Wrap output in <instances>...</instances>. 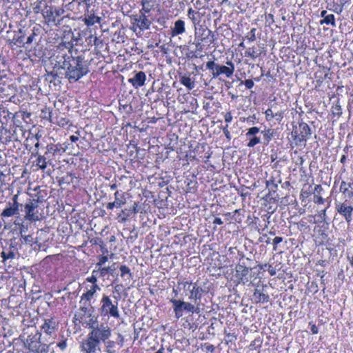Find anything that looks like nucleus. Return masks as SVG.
Here are the masks:
<instances>
[{
	"label": "nucleus",
	"instance_id": "58",
	"mask_svg": "<svg viewBox=\"0 0 353 353\" xmlns=\"http://www.w3.org/2000/svg\"><path fill=\"white\" fill-rule=\"evenodd\" d=\"M35 33L32 32L27 38L25 39V45L26 44H31L34 39Z\"/></svg>",
	"mask_w": 353,
	"mask_h": 353
},
{
	"label": "nucleus",
	"instance_id": "7",
	"mask_svg": "<svg viewBox=\"0 0 353 353\" xmlns=\"http://www.w3.org/2000/svg\"><path fill=\"white\" fill-rule=\"evenodd\" d=\"M63 77L65 78V74L60 60L56 61L53 70L45 74V80L53 83L54 86L60 85Z\"/></svg>",
	"mask_w": 353,
	"mask_h": 353
},
{
	"label": "nucleus",
	"instance_id": "19",
	"mask_svg": "<svg viewBox=\"0 0 353 353\" xmlns=\"http://www.w3.org/2000/svg\"><path fill=\"white\" fill-rule=\"evenodd\" d=\"M145 80L146 75L145 72L139 71L135 72L134 77L128 79V82L130 83L134 88H138L145 85Z\"/></svg>",
	"mask_w": 353,
	"mask_h": 353
},
{
	"label": "nucleus",
	"instance_id": "40",
	"mask_svg": "<svg viewBox=\"0 0 353 353\" xmlns=\"http://www.w3.org/2000/svg\"><path fill=\"white\" fill-rule=\"evenodd\" d=\"M121 276L125 277V275H128V279L130 281L132 279V275L130 268L125 265H122L120 267Z\"/></svg>",
	"mask_w": 353,
	"mask_h": 353
},
{
	"label": "nucleus",
	"instance_id": "25",
	"mask_svg": "<svg viewBox=\"0 0 353 353\" xmlns=\"http://www.w3.org/2000/svg\"><path fill=\"white\" fill-rule=\"evenodd\" d=\"M299 128H300V134L299 137V141H306V140L311 135V128L310 126L305 122L299 123Z\"/></svg>",
	"mask_w": 353,
	"mask_h": 353
},
{
	"label": "nucleus",
	"instance_id": "14",
	"mask_svg": "<svg viewBox=\"0 0 353 353\" xmlns=\"http://www.w3.org/2000/svg\"><path fill=\"white\" fill-rule=\"evenodd\" d=\"M252 268H248L245 261L239 263L235 268L236 275L239 279V283L245 284L249 281V273L252 270Z\"/></svg>",
	"mask_w": 353,
	"mask_h": 353
},
{
	"label": "nucleus",
	"instance_id": "59",
	"mask_svg": "<svg viewBox=\"0 0 353 353\" xmlns=\"http://www.w3.org/2000/svg\"><path fill=\"white\" fill-rule=\"evenodd\" d=\"M318 216L320 218L321 221H325L326 219V208L321 210Z\"/></svg>",
	"mask_w": 353,
	"mask_h": 353
},
{
	"label": "nucleus",
	"instance_id": "17",
	"mask_svg": "<svg viewBox=\"0 0 353 353\" xmlns=\"http://www.w3.org/2000/svg\"><path fill=\"white\" fill-rule=\"evenodd\" d=\"M339 191L345 199H351L353 197V178H347L346 181H342Z\"/></svg>",
	"mask_w": 353,
	"mask_h": 353
},
{
	"label": "nucleus",
	"instance_id": "36",
	"mask_svg": "<svg viewBox=\"0 0 353 353\" xmlns=\"http://www.w3.org/2000/svg\"><path fill=\"white\" fill-rule=\"evenodd\" d=\"M54 323H53L52 320L46 321L42 326V328L48 335H51L52 330L54 329Z\"/></svg>",
	"mask_w": 353,
	"mask_h": 353
},
{
	"label": "nucleus",
	"instance_id": "26",
	"mask_svg": "<svg viewBox=\"0 0 353 353\" xmlns=\"http://www.w3.org/2000/svg\"><path fill=\"white\" fill-rule=\"evenodd\" d=\"M185 32V22L181 19H178L174 22V27L171 30L172 37L182 34Z\"/></svg>",
	"mask_w": 353,
	"mask_h": 353
},
{
	"label": "nucleus",
	"instance_id": "61",
	"mask_svg": "<svg viewBox=\"0 0 353 353\" xmlns=\"http://www.w3.org/2000/svg\"><path fill=\"white\" fill-rule=\"evenodd\" d=\"M228 125L227 124L223 128V134H225V137L228 139V140H230L231 139V135H230V133L228 129Z\"/></svg>",
	"mask_w": 353,
	"mask_h": 353
},
{
	"label": "nucleus",
	"instance_id": "18",
	"mask_svg": "<svg viewBox=\"0 0 353 353\" xmlns=\"http://www.w3.org/2000/svg\"><path fill=\"white\" fill-rule=\"evenodd\" d=\"M26 31L19 29L18 32H14L12 39L8 40L10 45H14L18 48L25 47Z\"/></svg>",
	"mask_w": 353,
	"mask_h": 353
},
{
	"label": "nucleus",
	"instance_id": "10",
	"mask_svg": "<svg viewBox=\"0 0 353 353\" xmlns=\"http://www.w3.org/2000/svg\"><path fill=\"white\" fill-rule=\"evenodd\" d=\"M41 336V333L28 336L26 344L31 352L41 353L46 351L47 346L40 341Z\"/></svg>",
	"mask_w": 353,
	"mask_h": 353
},
{
	"label": "nucleus",
	"instance_id": "62",
	"mask_svg": "<svg viewBox=\"0 0 353 353\" xmlns=\"http://www.w3.org/2000/svg\"><path fill=\"white\" fill-rule=\"evenodd\" d=\"M14 224L18 227L23 225V219L19 216H17L14 221Z\"/></svg>",
	"mask_w": 353,
	"mask_h": 353
},
{
	"label": "nucleus",
	"instance_id": "47",
	"mask_svg": "<svg viewBox=\"0 0 353 353\" xmlns=\"http://www.w3.org/2000/svg\"><path fill=\"white\" fill-rule=\"evenodd\" d=\"M273 135V132L272 130H268L267 132H265L263 134V138L265 140V144H268L270 141L272 139Z\"/></svg>",
	"mask_w": 353,
	"mask_h": 353
},
{
	"label": "nucleus",
	"instance_id": "27",
	"mask_svg": "<svg viewBox=\"0 0 353 353\" xmlns=\"http://www.w3.org/2000/svg\"><path fill=\"white\" fill-rule=\"evenodd\" d=\"M116 263H113L111 266L109 267H98L97 270H94V273L98 274L100 277L105 276L107 274H110L113 275L116 270Z\"/></svg>",
	"mask_w": 353,
	"mask_h": 353
},
{
	"label": "nucleus",
	"instance_id": "2",
	"mask_svg": "<svg viewBox=\"0 0 353 353\" xmlns=\"http://www.w3.org/2000/svg\"><path fill=\"white\" fill-rule=\"evenodd\" d=\"M226 65H221L214 61H210L206 63V68L211 70L212 77L214 79L221 74H224L226 77L230 78L234 72V64L231 61H228Z\"/></svg>",
	"mask_w": 353,
	"mask_h": 353
},
{
	"label": "nucleus",
	"instance_id": "56",
	"mask_svg": "<svg viewBox=\"0 0 353 353\" xmlns=\"http://www.w3.org/2000/svg\"><path fill=\"white\" fill-rule=\"evenodd\" d=\"M107 256H101L99 258V262L96 264L97 267H101L103 264H104L108 261Z\"/></svg>",
	"mask_w": 353,
	"mask_h": 353
},
{
	"label": "nucleus",
	"instance_id": "24",
	"mask_svg": "<svg viewBox=\"0 0 353 353\" xmlns=\"http://www.w3.org/2000/svg\"><path fill=\"white\" fill-rule=\"evenodd\" d=\"M32 156L37 157L36 159V165L39 167V169L44 170L48 164L52 165V163L44 156V154H39V151L32 152Z\"/></svg>",
	"mask_w": 353,
	"mask_h": 353
},
{
	"label": "nucleus",
	"instance_id": "37",
	"mask_svg": "<svg viewBox=\"0 0 353 353\" xmlns=\"http://www.w3.org/2000/svg\"><path fill=\"white\" fill-rule=\"evenodd\" d=\"M324 23L327 24V25L330 24L333 27H335L336 22H335V17H334V14H327V16H326L323 19L320 21V24L322 25Z\"/></svg>",
	"mask_w": 353,
	"mask_h": 353
},
{
	"label": "nucleus",
	"instance_id": "6",
	"mask_svg": "<svg viewBox=\"0 0 353 353\" xmlns=\"http://www.w3.org/2000/svg\"><path fill=\"white\" fill-rule=\"evenodd\" d=\"M88 325L91 331L90 332L97 339L101 341L105 342V340L108 339L112 334V330L110 327L104 323H88Z\"/></svg>",
	"mask_w": 353,
	"mask_h": 353
},
{
	"label": "nucleus",
	"instance_id": "15",
	"mask_svg": "<svg viewBox=\"0 0 353 353\" xmlns=\"http://www.w3.org/2000/svg\"><path fill=\"white\" fill-rule=\"evenodd\" d=\"M46 152L44 156L52 163V161L56 158L57 156L62 155L65 149L62 145L59 144L50 143L46 147Z\"/></svg>",
	"mask_w": 353,
	"mask_h": 353
},
{
	"label": "nucleus",
	"instance_id": "60",
	"mask_svg": "<svg viewBox=\"0 0 353 353\" xmlns=\"http://www.w3.org/2000/svg\"><path fill=\"white\" fill-rule=\"evenodd\" d=\"M132 213L137 214L139 212V203L134 202L132 208H130Z\"/></svg>",
	"mask_w": 353,
	"mask_h": 353
},
{
	"label": "nucleus",
	"instance_id": "45",
	"mask_svg": "<svg viewBox=\"0 0 353 353\" xmlns=\"http://www.w3.org/2000/svg\"><path fill=\"white\" fill-rule=\"evenodd\" d=\"M259 143H260V138H259L256 136H253V137L250 139V141L247 144V146L250 147V148H252Z\"/></svg>",
	"mask_w": 353,
	"mask_h": 353
},
{
	"label": "nucleus",
	"instance_id": "5",
	"mask_svg": "<svg viewBox=\"0 0 353 353\" xmlns=\"http://www.w3.org/2000/svg\"><path fill=\"white\" fill-rule=\"evenodd\" d=\"M101 307L100 308L101 314L103 316H111L115 319H120V314L118 308V302L113 303L111 299L103 294L101 300Z\"/></svg>",
	"mask_w": 353,
	"mask_h": 353
},
{
	"label": "nucleus",
	"instance_id": "4",
	"mask_svg": "<svg viewBox=\"0 0 353 353\" xmlns=\"http://www.w3.org/2000/svg\"><path fill=\"white\" fill-rule=\"evenodd\" d=\"M170 301L172 304L174 316L177 319L182 317L183 312L198 314L200 311L198 307H195L191 303L185 302L181 299H171Z\"/></svg>",
	"mask_w": 353,
	"mask_h": 353
},
{
	"label": "nucleus",
	"instance_id": "43",
	"mask_svg": "<svg viewBox=\"0 0 353 353\" xmlns=\"http://www.w3.org/2000/svg\"><path fill=\"white\" fill-rule=\"evenodd\" d=\"M41 4L42 2L41 1H37L32 4V10L34 13L43 12L44 11L42 10Z\"/></svg>",
	"mask_w": 353,
	"mask_h": 353
},
{
	"label": "nucleus",
	"instance_id": "34",
	"mask_svg": "<svg viewBox=\"0 0 353 353\" xmlns=\"http://www.w3.org/2000/svg\"><path fill=\"white\" fill-rule=\"evenodd\" d=\"M1 256L3 259L2 262L6 265V262L8 259H13L15 258V253L13 250H9L8 251H2Z\"/></svg>",
	"mask_w": 353,
	"mask_h": 353
},
{
	"label": "nucleus",
	"instance_id": "64",
	"mask_svg": "<svg viewBox=\"0 0 353 353\" xmlns=\"http://www.w3.org/2000/svg\"><path fill=\"white\" fill-rule=\"evenodd\" d=\"M268 271L271 276H274L276 274V269L272 265H268Z\"/></svg>",
	"mask_w": 353,
	"mask_h": 353
},
{
	"label": "nucleus",
	"instance_id": "39",
	"mask_svg": "<svg viewBox=\"0 0 353 353\" xmlns=\"http://www.w3.org/2000/svg\"><path fill=\"white\" fill-rule=\"evenodd\" d=\"M132 211L130 209H124L121 210V213L119 214L118 218L119 219V221L121 223H125L127 220V218L130 216L132 214Z\"/></svg>",
	"mask_w": 353,
	"mask_h": 353
},
{
	"label": "nucleus",
	"instance_id": "23",
	"mask_svg": "<svg viewBox=\"0 0 353 353\" xmlns=\"http://www.w3.org/2000/svg\"><path fill=\"white\" fill-rule=\"evenodd\" d=\"M252 300L255 303H266L270 301V296L268 294L264 293L263 290H261L258 288L254 290Z\"/></svg>",
	"mask_w": 353,
	"mask_h": 353
},
{
	"label": "nucleus",
	"instance_id": "44",
	"mask_svg": "<svg viewBox=\"0 0 353 353\" xmlns=\"http://www.w3.org/2000/svg\"><path fill=\"white\" fill-rule=\"evenodd\" d=\"M41 135H40L39 134H36L35 135H34L30 132H28V137H26V140L28 141H39V139L41 138Z\"/></svg>",
	"mask_w": 353,
	"mask_h": 353
},
{
	"label": "nucleus",
	"instance_id": "16",
	"mask_svg": "<svg viewBox=\"0 0 353 353\" xmlns=\"http://www.w3.org/2000/svg\"><path fill=\"white\" fill-rule=\"evenodd\" d=\"M337 212L345 217V219L349 223L352 219L353 205L347 203L345 199L343 203H339L336 207Z\"/></svg>",
	"mask_w": 353,
	"mask_h": 353
},
{
	"label": "nucleus",
	"instance_id": "38",
	"mask_svg": "<svg viewBox=\"0 0 353 353\" xmlns=\"http://www.w3.org/2000/svg\"><path fill=\"white\" fill-rule=\"evenodd\" d=\"M279 197L276 192H275V194H273L272 191L268 190V193L263 197V199L269 201L270 203H276L278 201Z\"/></svg>",
	"mask_w": 353,
	"mask_h": 353
},
{
	"label": "nucleus",
	"instance_id": "8",
	"mask_svg": "<svg viewBox=\"0 0 353 353\" xmlns=\"http://www.w3.org/2000/svg\"><path fill=\"white\" fill-rule=\"evenodd\" d=\"M65 10L63 8L55 7H46L42 14L47 21L54 26H60L63 18L60 17L63 14Z\"/></svg>",
	"mask_w": 353,
	"mask_h": 353
},
{
	"label": "nucleus",
	"instance_id": "46",
	"mask_svg": "<svg viewBox=\"0 0 353 353\" xmlns=\"http://www.w3.org/2000/svg\"><path fill=\"white\" fill-rule=\"evenodd\" d=\"M259 132V128L257 127H252L248 129V131L246 132L245 136L247 138H250L252 136H254Z\"/></svg>",
	"mask_w": 353,
	"mask_h": 353
},
{
	"label": "nucleus",
	"instance_id": "35",
	"mask_svg": "<svg viewBox=\"0 0 353 353\" xmlns=\"http://www.w3.org/2000/svg\"><path fill=\"white\" fill-rule=\"evenodd\" d=\"M141 4L142 6V8L139 10V12H142L143 14H148L150 13L152 6L150 3V0H141Z\"/></svg>",
	"mask_w": 353,
	"mask_h": 353
},
{
	"label": "nucleus",
	"instance_id": "12",
	"mask_svg": "<svg viewBox=\"0 0 353 353\" xmlns=\"http://www.w3.org/2000/svg\"><path fill=\"white\" fill-rule=\"evenodd\" d=\"M12 202L7 203L5 209L1 214L2 217H10L19 214V207H21L22 204L18 202V195H14L12 198Z\"/></svg>",
	"mask_w": 353,
	"mask_h": 353
},
{
	"label": "nucleus",
	"instance_id": "31",
	"mask_svg": "<svg viewBox=\"0 0 353 353\" xmlns=\"http://www.w3.org/2000/svg\"><path fill=\"white\" fill-rule=\"evenodd\" d=\"M83 306L81 307L79 310L80 312L75 314V316H78L81 319H83V316L88 315L89 317L92 316L93 312V307H90L88 308V305H86V302H83Z\"/></svg>",
	"mask_w": 353,
	"mask_h": 353
},
{
	"label": "nucleus",
	"instance_id": "9",
	"mask_svg": "<svg viewBox=\"0 0 353 353\" xmlns=\"http://www.w3.org/2000/svg\"><path fill=\"white\" fill-rule=\"evenodd\" d=\"M100 344L99 340L89 332L86 339L81 342V350L85 353H96L97 351H101Z\"/></svg>",
	"mask_w": 353,
	"mask_h": 353
},
{
	"label": "nucleus",
	"instance_id": "21",
	"mask_svg": "<svg viewBox=\"0 0 353 353\" xmlns=\"http://www.w3.org/2000/svg\"><path fill=\"white\" fill-rule=\"evenodd\" d=\"M82 21L88 27H90L95 23H100L101 17L95 15L94 10H90L88 11L87 14H85Z\"/></svg>",
	"mask_w": 353,
	"mask_h": 353
},
{
	"label": "nucleus",
	"instance_id": "51",
	"mask_svg": "<svg viewBox=\"0 0 353 353\" xmlns=\"http://www.w3.org/2000/svg\"><path fill=\"white\" fill-rule=\"evenodd\" d=\"M32 199L34 200V201H36V203L38 205H39V203H41L46 201L44 196L39 194H36L34 195V197H33Z\"/></svg>",
	"mask_w": 353,
	"mask_h": 353
},
{
	"label": "nucleus",
	"instance_id": "50",
	"mask_svg": "<svg viewBox=\"0 0 353 353\" xmlns=\"http://www.w3.org/2000/svg\"><path fill=\"white\" fill-rule=\"evenodd\" d=\"M245 55L246 57H250L252 59H255L257 57V54L253 48L248 49L245 52Z\"/></svg>",
	"mask_w": 353,
	"mask_h": 353
},
{
	"label": "nucleus",
	"instance_id": "22",
	"mask_svg": "<svg viewBox=\"0 0 353 353\" xmlns=\"http://www.w3.org/2000/svg\"><path fill=\"white\" fill-rule=\"evenodd\" d=\"M214 41V34L213 32L209 29L203 30L201 39H199V42L196 45V48L201 45V43H205L208 45L213 43Z\"/></svg>",
	"mask_w": 353,
	"mask_h": 353
},
{
	"label": "nucleus",
	"instance_id": "63",
	"mask_svg": "<svg viewBox=\"0 0 353 353\" xmlns=\"http://www.w3.org/2000/svg\"><path fill=\"white\" fill-rule=\"evenodd\" d=\"M225 121L230 123L232 120V115L230 112H227L224 116Z\"/></svg>",
	"mask_w": 353,
	"mask_h": 353
},
{
	"label": "nucleus",
	"instance_id": "20",
	"mask_svg": "<svg viewBox=\"0 0 353 353\" xmlns=\"http://www.w3.org/2000/svg\"><path fill=\"white\" fill-rule=\"evenodd\" d=\"M119 338L120 339L119 342L114 341L107 339L105 342H103L105 347V352L107 353H115L116 349L119 350L123 345V338L119 334Z\"/></svg>",
	"mask_w": 353,
	"mask_h": 353
},
{
	"label": "nucleus",
	"instance_id": "28",
	"mask_svg": "<svg viewBox=\"0 0 353 353\" xmlns=\"http://www.w3.org/2000/svg\"><path fill=\"white\" fill-rule=\"evenodd\" d=\"M28 133L22 126L17 125L14 130L13 134H12V139L14 141H20L23 138H26V134Z\"/></svg>",
	"mask_w": 353,
	"mask_h": 353
},
{
	"label": "nucleus",
	"instance_id": "29",
	"mask_svg": "<svg viewBox=\"0 0 353 353\" xmlns=\"http://www.w3.org/2000/svg\"><path fill=\"white\" fill-rule=\"evenodd\" d=\"M329 241L328 234L324 230H319L316 239V243L319 245H329Z\"/></svg>",
	"mask_w": 353,
	"mask_h": 353
},
{
	"label": "nucleus",
	"instance_id": "30",
	"mask_svg": "<svg viewBox=\"0 0 353 353\" xmlns=\"http://www.w3.org/2000/svg\"><path fill=\"white\" fill-rule=\"evenodd\" d=\"M114 196V202L117 205V208H121L123 205H124L126 203L125 192L117 190L115 192Z\"/></svg>",
	"mask_w": 353,
	"mask_h": 353
},
{
	"label": "nucleus",
	"instance_id": "42",
	"mask_svg": "<svg viewBox=\"0 0 353 353\" xmlns=\"http://www.w3.org/2000/svg\"><path fill=\"white\" fill-rule=\"evenodd\" d=\"M94 295V293L90 289L85 293L83 294V295L81 296L80 303H81L84 301H90L91 300V299H92Z\"/></svg>",
	"mask_w": 353,
	"mask_h": 353
},
{
	"label": "nucleus",
	"instance_id": "33",
	"mask_svg": "<svg viewBox=\"0 0 353 353\" xmlns=\"http://www.w3.org/2000/svg\"><path fill=\"white\" fill-rule=\"evenodd\" d=\"M188 17L194 25L199 23V12L194 11L192 8H189L188 10Z\"/></svg>",
	"mask_w": 353,
	"mask_h": 353
},
{
	"label": "nucleus",
	"instance_id": "13",
	"mask_svg": "<svg viewBox=\"0 0 353 353\" xmlns=\"http://www.w3.org/2000/svg\"><path fill=\"white\" fill-rule=\"evenodd\" d=\"M34 200L29 199V201L24 205L25 216L24 219L30 222H36L39 220L37 213L34 210L38 208Z\"/></svg>",
	"mask_w": 353,
	"mask_h": 353
},
{
	"label": "nucleus",
	"instance_id": "57",
	"mask_svg": "<svg viewBox=\"0 0 353 353\" xmlns=\"http://www.w3.org/2000/svg\"><path fill=\"white\" fill-rule=\"evenodd\" d=\"M283 241V238L281 237V236H276L274 239H273V245H274V248H273V250H277V248H276V245L280 243L281 242H282Z\"/></svg>",
	"mask_w": 353,
	"mask_h": 353
},
{
	"label": "nucleus",
	"instance_id": "41",
	"mask_svg": "<svg viewBox=\"0 0 353 353\" xmlns=\"http://www.w3.org/2000/svg\"><path fill=\"white\" fill-rule=\"evenodd\" d=\"M266 188L268 189V190L272 191L273 194H275L278 185L274 182V179H270L266 181Z\"/></svg>",
	"mask_w": 353,
	"mask_h": 353
},
{
	"label": "nucleus",
	"instance_id": "1",
	"mask_svg": "<svg viewBox=\"0 0 353 353\" xmlns=\"http://www.w3.org/2000/svg\"><path fill=\"white\" fill-rule=\"evenodd\" d=\"M65 78L70 83L77 82L89 72V66L83 56L64 55L59 59Z\"/></svg>",
	"mask_w": 353,
	"mask_h": 353
},
{
	"label": "nucleus",
	"instance_id": "48",
	"mask_svg": "<svg viewBox=\"0 0 353 353\" xmlns=\"http://www.w3.org/2000/svg\"><path fill=\"white\" fill-rule=\"evenodd\" d=\"M100 277L98 274L94 273V270L92 272V275L90 277L86 279V281L92 284H95L97 283V278Z\"/></svg>",
	"mask_w": 353,
	"mask_h": 353
},
{
	"label": "nucleus",
	"instance_id": "53",
	"mask_svg": "<svg viewBox=\"0 0 353 353\" xmlns=\"http://www.w3.org/2000/svg\"><path fill=\"white\" fill-rule=\"evenodd\" d=\"M256 31V29L255 28H253L251 29V30L248 33V35L247 37H248V39L250 41H255V39H256V36H255Z\"/></svg>",
	"mask_w": 353,
	"mask_h": 353
},
{
	"label": "nucleus",
	"instance_id": "54",
	"mask_svg": "<svg viewBox=\"0 0 353 353\" xmlns=\"http://www.w3.org/2000/svg\"><path fill=\"white\" fill-rule=\"evenodd\" d=\"M265 117L268 121L272 120L274 117V114L272 109L268 108L265 112Z\"/></svg>",
	"mask_w": 353,
	"mask_h": 353
},
{
	"label": "nucleus",
	"instance_id": "49",
	"mask_svg": "<svg viewBox=\"0 0 353 353\" xmlns=\"http://www.w3.org/2000/svg\"><path fill=\"white\" fill-rule=\"evenodd\" d=\"M181 282H178L176 287L172 289V293L174 294V298L173 299H176V297L178 296L179 292L181 290H183V284H181Z\"/></svg>",
	"mask_w": 353,
	"mask_h": 353
},
{
	"label": "nucleus",
	"instance_id": "55",
	"mask_svg": "<svg viewBox=\"0 0 353 353\" xmlns=\"http://www.w3.org/2000/svg\"><path fill=\"white\" fill-rule=\"evenodd\" d=\"M21 238L23 239V241L26 243L31 244L33 242V237L32 235H21Z\"/></svg>",
	"mask_w": 353,
	"mask_h": 353
},
{
	"label": "nucleus",
	"instance_id": "32",
	"mask_svg": "<svg viewBox=\"0 0 353 353\" xmlns=\"http://www.w3.org/2000/svg\"><path fill=\"white\" fill-rule=\"evenodd\" d=\"M179 78L180 83L185 86L188 90H192L194 88L195 83L189 77L183 75L180 76Z\"/></svg>",
	"mask_w": 353,
	"mask_h": 353
},
{
	"label": "nucleus",
	"instance_id": "11",
	"mask_svg": "<svg viewBox=\"0 0 353 353\" xmlns=\"http://www.w3.org/2000/svg\"><path fill=\"white\" fill-rule=\"evenodd\" d=\"M130 19L132 21V23L133 25V28L136 27L141 31L150 29L152 23L148 16L142 12L131 15Z\"/></svg>",
	"mask_w": 353,
	"mask_h": 353
},
{
	"label": "nucleus",
	"instance_id": "3",
	"mask_svg": "<svg viewBox=\"0 0 353 353\" xmlns=\"http://www.w3.org/2000/svg\"><path fill=\"white\" fill-rule=\"evenodd\" d=\"M181 284H183V290L190 292L189 299L193 300L197 305H199L197 301L201 300L203 294L208 292V289L205 287V283L202 286L198 281L194 283L188 281H181Z\"/></svg>",
	"mask_w": 353,
	"mask_h": 353
},
{
	"label": "nucleus",
	"instance_id": "52",
	"mask_svg": "<svg viewBox=\"0 0 353 353\" xmlns=\"http://www.w3.org/2000/svg\"><path fill=\"white\" fill-rule=\"evenodd\" d=\"M241 84H244L248 89H251L254 87V83L252 79H247L245 81H241Z\"/></svg>",
	"mask_w": 353,
	"mask_h": 353
}]
</instances>
